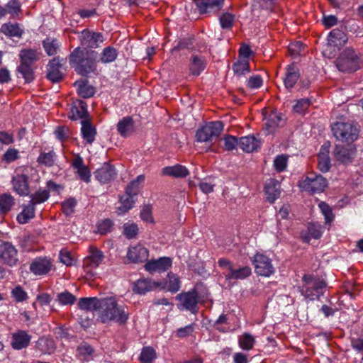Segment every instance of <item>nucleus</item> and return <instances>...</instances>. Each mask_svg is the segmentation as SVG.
<instances>
[{"label": "nucleus", "instance_id": "nucleus-1", "mask_svg": "<svg viewBox=\"0 0 363 363\" xmlns=\"http://www.w3.org/2000/svg\"><path fill=\"white\" fill-rule=\"evenodd\" d=\"M98 58V52L80 47L75 48L68 56L70 67L77 74L84 77L97 74Z\"/></svg>", "mask_w": 363, "mask_h": 363}, {"label": "nucleus", "instance_id": "nucleus-2", "mask_svg": "<svg viewBox=\"0 0 363 363\" xmlns=\"http://www.w3.org/2000/svg\"><path fill=\"white\" fill-rule=\"evenodd\" d=\"M98 310L101 313V320L104 323L111 320H116L120 324L127 322L128 315L118 306L113 297L100 298Z\"/></svg>", "mask_w": 363, "mask_h": 363}, {"label": "nucleus", "instance_id": "nucleus-3", "mask_svg": "<svg viewBox=\"0 0 363 363\" xmlns=\"http://www.w3.org/2000/svg\"><path fill=\"white\" fill-rule=\"evenodd\" d=\"M362 59L361 55L352 48L344 49L335 60L338 70L342 72H354L361 68Z\"/></svg>", "mask_w": 363, "mask_h": 363}, {"label": "nucleus", "instance_id": "nucleus-4", "mask_svg": "<svg viewBox=\"0 0 363 363\" xmlns=\"http://www.w3.org/2000/svg\"><path fill=\"white\" fill-rule=\"evenodd\" d=\"M303 285L301 286V293L311 301L319 300L323 295V290L327 287L326 281L311 274H304L302 277Z\"/></svg>", "mask_w": 363, "mask_h": 363}, {"label": "nucleus", "instance_id": "nucleus-5", "mask_svg": "<svg viewBox=\"0 0 363 363\" xmlns=\"http://www.w3.org/2000/svg\"><path fill=\"white\" fill-rule=\"evenodd\" d=\"M332 130L337 140L348 144H352L359 136V130L352 123L348 122L334 123Z\"/></svg>", "mask_w": 363, "mask_h": 363}, {"label": "nucleus", "instance_id": "nucleus-6", "mask_svg": "<svg viewBox=\"0 0 363 363\" xmlns=\"http://www.w3.org/2000/svg\"><path fill=\"white\" fill-rule=\"evenodd\" d=\"M223 130L222 121H216L208 122L196 130V138L197 142L213 143Z\"/></svg>", "mask_w": 363, "mask_h": 363}, {"label": "nucleus", "instance_id": "nucleus-7", "mask_svg": "<svg viewBox=\"0 0 363 363\" xmlns=\"http://www.w3.org/2000/svg\"><path fill=\"white\" fill-rule=\"evenodd\" d=\"M175 298L179 301V303L177 304V308L179 310L185 309L193 314L198 313V303L200 301V298L195 288L187 292H182L177 294Z\"/></svg>", "mask_w": 363, "mask_h": 363}, {"label": "nucleus", "instance_id": "nucleus-8", "mask_svg": "<svg viewBox=\"0 0 363 363\" xmlns=\"http://www.w3.org/2000/svg\"><path fill=\"white\" fill-rule=\"evenodd\" d=\"M299 186L303 190L311 194L323 192L328 186V181L320 174L311 173L306 177L304 181L299 184Z\"/></svg>", "mask_w": 363, "mask_h": 363}, {"label": "nucleus", "instance_id": "nucleus-9", "mask_svg": "<svg viewBox=\"0 0 363 363\" xmlns=\"http://www.w3.org/2000/svg\"><path fill=\"white\" fill-rule=\"evenodd\" d=\"M79 40L80 48L93 50L100 47V44L104 41V38L101 33L86 28L81 32Z\"/></svg>", "mask_w": 363, "mask_h": 363}, {"label": "nucleus", "instance_id": "nucleus-10", "mask_svg": "<svg viewBox=\"0 0 363 363\" xmlns=\"http://www.w3.org/2000/svg\"><path fill=\"white\" fill-rule=\"evenodd\" d=\"M252 264L259 276L269 277L274 273L272 260L263 254L257 253L253 257Z\"/></svg>", "mask_w": 363, "mask_h": 363}, {"label": "nucleus", "instance_id": "nucleus-11", "mask_svg": "<svg viewBox=\"0 0 363 363\" xmlns=\"http://www.w3.org/2000/svg\"><path fill=\"white\" fill-rule=\"evenodd\" d=\"M355 152L356 147L353 144L336 145L333 151V156L335 160L346 164L352 162Z\"/></svg>", "mask_w": 363, "mask_h": 363}, {"label": "nucleus", "instance_id": "nucleus-12", "mask_svg": "<svg viewBox=\"0 0 363 363\" xmlns=\"http://www.w3.org/2000/svg\"><path fill=\"white\" fill-rule=\"evenodd\" d=\"M63 61L64 59L56 57L50 60L47 65L46 77L52 83H58L64 78V74L60 71Z\"/></svg>", "mask_w": 363, "mask_h": 363}, {"label": "nucleus", "instance_id": "nucleus-13", "mask_svg": "<svg viewBox=\"0 0 363 363\" xmlns=\"http://www.w3.org/2000/svg\"><path fill=\"white\" fill-rule=\"evenodd\" d=\"M94 177L101 184H108L116 176L115 167L109 162H104L101 167L94 172Z\"/></svg>", "mask_w": 363, "mask_h": 363}, {"label": "nucleus", "instance_id": "nucleus-14", "mask_svg": "<svg viewBox=\"0 0 363 363\" xmlns=\"http://www.w3.org/2000/svg\"><path fill=\"white\" fill-rule=\"evenodd\" d=\"M264 118L267 120L264 129L267 131L268 134H273L276 128L282 127L285 124V119L283 115L277 111H272L267 116L266 113H264Z\"/></svg>", "mask_w": 363, "mask_h": 363}, {"label": "nucleus", "instance_id": "nucleus-15", "mask_svg": "<svg viewBox=\"0 0 363 363\" xmlns=\"http://www.w3.org/2000/svg\"><path fill=\"white\" fill-rule=\"evenodd\" d=\"M69 118L72 121L89 119L86 103L80 99L74 101L70 108Z\"/></svg>", "mask_w": 363, "mask_h": 363}, {"label": "nucleus", "instance_id": "nucleus-16", "mask_svg": "<svg viewBox=\"0 0 363 363\" xmlns=\"http://www.w3.org/2000/svg\"><path fill=\"white\" fill-rule=\"evenodd\" d=\"M199 13L204 14L211 11H220L223 5L224 0H193Z\"/></svg>", "mask_w": 363, "mask_h": 363}, {"label": "nucleus", "instance_id": "nucleus-17", "mask_svg": "<svg viewBox=\"0 0 363 363\" xmlns=\"http://www.w3.org/2000/svg\"><path fill=\"white\" fill-rule=\"evenodd\" d=\"M0 257L9 266H14L18 262L17 250L10 242H4L0 245Z\"/></svg>", "mask_w": 363, "mask_h": 363}, {"label": "nucleus", "instance_id": "nucleus-18", "mask_svg": "<svg viewBox=\"0 0 363 363\" xmlns=\"http://www.w3.org/2000/svg\"><path fill=\"white\" fill-rule=\"evenodd\" d=\"M149 252L147 248L141 245L129 247L127 253L128 259L133 263L144 262L147 261Z\"/></svg>", "mask_w": 363, "mask_h": 363}, {"label": "nucleus", "instance_id": "nucleus-19", "mask_svg": "<svg viewBox=\"0 0 363 363\" xmlns=\"http://www.w3.org/2000/svg\"><path fill=\"white\" fill-rule=\"evenodd\" d=\"M28 179V177L24 174H18L12 179L13 190L21 196H28L30 194Z\"/></svg>", "mask_w": 363, "mask_h": 363}, {"label": "nucleus", "instance_id": "nucleus-20", "mask_svg": "<svg viewBox=\"0 0 363 363\" xmlns=\"http://www.w3.org/2000/svg\"><path fill=\"white\" fill-rule=\"evenodd\" d=\"M89 255L83 261L84 268H96L104 259L103 252L94 246H90Z\"/></svg>", "mask_w": 363, "mask_h": 363}, {"label": "nucleus", "instance_id": "nucleus-21", "mask_svg": "<svg viewBox=\"0 0 363 363\" xmlns=\"http://www.w3.org/2000/svg\"><path fill=\"white\" fill-rule=\"evenodd\" d=\"M52 266L50 259L45 257H38L30 264V270L35 275H43L50 271Z\"/></svg>", "mask_w": 363, "mask_h": 363}, {"label": "nucleus", "instance_id": "nucleus-22", "mask_svg": "<svg viewBox=\"0 0 363 363\" xmlns=\"http://www.w3.org/2000/svg\"><path fill=\"white\" fill-rule=\"evenodd\" d=\"M11 346L15 350L26 348L30 342L31 336L25 330H18L12 334Z\"/></svg>", "mask_w": 363, "mask_h": 363}, {"label": "nucleus", "instance_id": "nucleus-23", "mask_svg": "<svg viewBox=\"0 0 363 363\" xmlns=\"http://www.w3.org/2000/svg\"><path fill=\"white\" fill-rule=\"evenodd\" d=\"M280 184L275 179H269L264 184V192L267 195V200L273 203L280 196Z\"/></svg>", "mask_w": 363, "mask_h": 363}, {"label": "nucleus", "instance_id": "nucleus-24", "mask_svg": "<svg viewBox=\"0 0 363 363\" xmlns=\"http://www.w3.org/2000/svg\"><path fill=\"white\" fill-rule=\"evenodd\" d=\"M41 55V52L36 49H22L19 53L20 62L33 66L40 60Z\"/></svg>", "mask_w": 363, "mask_h": 363}, {"label": "nucleus", "instance_id": "nucleus-25", "mask_svg": "<svg viewBox=\"0 0 363 363\" xmlns=\"http://www.w3.org/2000/svg\"><path fill=\"white\" fill-rule=\"evenodd\" d=\"M172 259L169 257H164L157 260H152L146 262L145 267L148 272L165 271L172 266Z\"/></svg>", "mask_w": 363, "mask_h": 363}, {"label": "nucleus", "instance_id": "nucleus-26", "mask_svg": "<svg viewBox=\"0 0 363 363\" xmlns=\"http://www.w3.org/2000/svg\"><path fill=\"white\" fill-rule=\"evenodd\" d=\"M72 167L77 169V173L81 180L89 183L90 182L91 173L89 167L84 164L83 159L77 156L72 162Z\"/></svg>", "mask_w": 363, "mask_h": 363}, {"label": "nucleus", "instance_id": "nucleus-27", "mask_svg": "<svg viewBox=\"0 0 363 363\" xmlns=\"http://www.w3.org/2000/svg\"><path fill=\"white\" fill-rule=\"evenodd\" d=\"M300 77L299 69L294 63L289 65L286 67V77L284 78V85L286 89H291L294 86Z\"/></svg>", "mask_w": 363, "mask_h": 363}, {"label": "nucleus", "instance_id": "nucleus-28", "mask_svg": "<svg viewBox=\"0 0 363 363\" xmlns=\"http://www.w3.org/2000/svg\"><path fill=\"white\" fill-rule=\"evenodd\" d=\"M261 143L254 135L242 137L240 138L239 146L246 152H252L260 147Z\"/></svg>", "mask_w": 363, "mask_h": 363}, {"label": "nucleus", "instance_id": "nucleus-29", "mask_svg": "<svg viewBox=\"0 0 363 363\" xmlns=\"http://www.w3.org/2000/svg\"><path fill=\"white\" fill-rule=\"evenodd\" d=\"M117 130L121 136L126 138L134 131V121L131 116L123 118L117 124Z\"/></svg>", "mask_w": 363, "mask_h": 363}, {"label": "nucleus", "instance_id": "nucleus-30", "mask_svg": "<svg viewBox=\"0 0 363 363\" xmlns=\"http://www.w3.org/2000/svg\"><path fill=\"white\" fill-rule=\"evenodd\" d=\"M0 31L5 35L11 37H16L21 38L24 33L23 28L20 27V24L18 23H6L2 24Z\"/></svg>", "mask_w": 363, "mask_h": 363}, {"label": "nucleus", "instance_id": "nucleus-31", "mask_svg": "<svg viewBox=\"0 0 363 363\" xmlns=\"http://www.w3.org/2000/svg\"><path fill=\"white\" fill-rule=\"evenodd\" d=\"M74 86L77 87V94L82 98H90L95 94V88L89 84L87 79L78 80L74 82Z\"/></svg>", "mask_w": 363, "mask_h": 363}, {"label": "nucleus", "instance_id": "nucleus-32", "mask_svg": "<svg viewBox=\"0 0 363 363\" xmlns=\"http://www.w3.org/2000/svg\"><path fill=\"white\" fill-rule=\"evenodd\" d=\"M251 274V268L248 266H245L238 269H230V272L225 273V277L226 280L244 279L250 277Z\"/></svg>", "mask_w": 363, "mask_h": 363}, {"label": "nucleus", "instance_id": "nucleus-33", "mask_svg": "<svg viewBox=\"0 0 363 363\" xmlns=\"http://www.w3.org/2000/svg\"><path fill=\"white\" fill-rule=\"evenodd\" d=\"M36 348L43 354H52L55 351L56 345L52 338L42 337L38 339L35 345Z\"/></svg>", "mask_w": 363, "mask_h": 363}, {"label": "nucleus", "instance_id": "nucleus-34", "mask_svg": "<svg viewBox=\"0 0 363 363\" xmlns=\"http://www.w3.org/2000/svg\"><path fill=\"white\" fill-rule=\"evenodd\" d=\"M82 135L84 140H85L89 144H91L96 135V128L91 125L90 119L82 120Z\"/></svg>", "mask_w": 363, "mask_h": 363}, {"label": "nucleus", "instance_id": "nucleus-35", "mask_svg": "<svg viewBox=\"0 0 363 363\" xmlns=\"http://www.w3.org/2000/svg\"><path fill=\"white\" fill-rule=\"evenodd\" d=\"M162 174L176 178H184L189 174V172L186 167L176 164L163 168Z\"/></svg>", "mask_w": 363, "mask_h": 363}, {"label": "nucleus", "instance_id": "nucleus-36", "mask_svg": "<svg viewBox=\"0 0 363 363\" xmlns=\"http://www.w3.org/2000/svg\"><path fill=\"white\" fill-rule=\"evenodd\" d=\"M328 40L330 45L342 46L347 43V36L342 30L335 28L330 32Z\"/></svg>", "mask_w": 363, "mask_h": 363}, {"label": "nucleus", "instance_id": "nucleus-37", "mask_svg": "<svg viewBox=\"0 0 363 363\" xmlns=\"http://www.w3.org/2000/svg\"><path fill=\"white\" fill-rule=\"evenodd\" d=\"M159 286L157 282H151L146 279L138 280L133 286V291L139 294H144L146 292L156 289Z\"/></svg>", "mask_w": 363, "mask_h": 363}, {"label": "nucleus", "instance_id": "nucleus-38", "mask_svg": "<svg viewBox=\"0 0 363 363\" xmlns=\"http://www.w3.org/2000/svg\"><path fill=\"white\" fill-rule=\"evenodd\" d=\"M17 74H21L26 83H30L35 79L34 67L32 65L20 62L16 68Z\"/></svg>", "mask_w": 363, "mask_h": 363}, {"label": "nucleus", "instance_id": "nucleus-39", "mask_svg": "<svg viewBox=\"0 0 363 363\" xmlns=\"http://www.w3.org/2000/svg\"><path fill=\"white\" fill-rule=\"evenodd\" d=\"M15 199L10 194L4 193L0 195V214L6 215L12 208Z\"/></svg>", "mask_w": 363, "mask_h": 363}, {"label": "nucleus", "instance_id": "nucleus-40", "mask_svg": "<svg viewBox=\"0 0 363 363\" xmlns=\"http://www.w3.org/2000/svg\"><path fill=\"white\" fill-rule=\"evenodd\" d=\"M206 67L205 60L199 57L198 55H194L191 57V60L189 65L190 72L196 76H198L201 72L204 70Z\"/></svg>", "mask_w": 363, "mask_h": 363}, {"label": "nucleus", "instance_id": "nucleus-41", "mask_svg": "<svg viewBox=\"0 0 363 363\" xmlns=\"http://www.w3.org/2000/svg\"><path fill=\"white\" fill-rule=\"evenodd\" d=\"M100 298L96 297L81 298L78 302V306L82 310L97 311Z\"/></svg>", "mask_w": 363, "mask_h": 363}, {"label": "nucleus", "instance_id": "nucleus-42", "mask_svg": "<svg viewBox=\"0 0 363 363\" xmlns=\"http://www.w3.org/2000/svg\"><path fill=\"white\" fill-rule=\"evenodd\" d=\"M35 216V206L30 203L23 206V211L17 216V221L20 224H26Z\"/></svg>", "mask_w": 363, "mask_h": 363}, {"label": "nucleus", "instance_id": "nucleus-43", "mask_svg": "<svg viewBox=\"0 0 363 363\" xmlns=\"http://www.w3.org/2000/svg\"><path fill=\"white\" fill-rule=\"evenodd\" d=\"M134 196L127 195L120 196V202L121 203V206L117 208V213L118 215H122L128 212L130 209L133 207L135 203V200L133 199Z\"/></svg>", "mask_w": 363, "mask_h": 363}, {"label": "nucleus", "instance_id": "nucleus-44", "mask_svg": "<svg viewBox=\"0 0 363 363\" xmlns=\"http://www.w3.org/2000/svg\"><path fill=\"white\" fill-rule=\"evenodd\" d=\"M233 70L238 77L245 75L246 73H249L250 72L249 60L238 59L237 62L233 63Z\"/></svg>", "mask_w": 363, "mask_h": 363}, {"label": "nucleus", "instance_id": "nucleus-45", "mask_svg": "<svg viewBox=\"0 0 363 363\" xmlns=\"http://www.w3.org/2000/svg\"><path fill=\"white\" fill-rule=\"evenodd\" d=\"M56 154L53 150L49 152H41L37 159V162L45 167H52L55 164Z\"/></svg>", "mask_w": 363, "mask_h": 363}, {"label": "nucleus", "instance_id": "nucleus-46", "mask_svg": "<svg viewBox=\"0 0 363 363\" xmlns=\"http://www.w3.org/2000/svg\"><path fill=\"white\" fill-rule=\"evenodd\" d=\"M117 50L112 46H108L103 50L100 61L105 64L110 63L113 62L117 58Z\"/></svg>", "mask_w": 363, "mask_h": 363}, {"label": "nucleus", "instance_id": "nucleus-47", "mask_svg": "<svg viewBox=\"0 0 363 363\" xmlns=\"http://www.w3.org/2000/svg\"><path fill=\"white\" fill-rule=\"evenodd\" d=\"M42 44L45 52L49 56L55 55L60 48L57 40L50 38H47L43 40Z\"/></svg>", "mask_w": 363, "mask_h": 363}, {"label": "nucleus", "instance_id": "nucleus-48", "mask_svg": "<svg viewBox=\"0 0 363 363\" xmlns=\"http://www.w3.org/2000/svg\"><path fill=\"white\" fill-rule=\"evenodd\" d=\"M145 180L144 175H139L137 178L130 182L125 188V194L130 196H137L140 191V183Z\"/></svg>", "mask_w": 363, "mask_h": 363}, {"label": "nucleus", "instance_id": "nucleus-49", "mask_svg": "<svg viewBox=\"0 0 363 363\" xmlns=\"http://www.w3.org/2000/svg\"><path fill=\"white\" fill-rule=\"evenodd\" d=\"M50 196L49 190L43 189L38 190L35 191L34 194L30 195L31 200L30 201V203L35 206L36 204L41 203L45 202L48 199Z\"/></svg>", "mask_w": 363, "mask_h": 363}, {"label": "nucleus", "instance_id": "nucleus-50", "mask_svg": "<svg viewBox=\"0 0 363 363\" xmlns=\"http://www.w3.org/2000/svg\"><path fill=\"white\" fill-rule=\"evenodd\" d=\"M238 342L240 347L242 350H250L253 347L255 340L252 335L245 333L239 337Z\"/></svg>", "mask_w": 363, "mask_h": 363}, {"label": "nucleus", "instance_id": "nucleus-51", "mask_svg": "<svg viewBox=\"0 0 363 363\" xmlns=\"http://www.w3.org/2000/svg\"><path fill=\"white\" fill-rule=\"evenodd\" d=\"M155 358V350L151 347H145L142 350L139 359L143 363H152Z\"/></svg>", "mask_w": 363, "mask_h": 363}, {"label": "nucleus", "instance_id": "nucleus-52", "mask_svg": "<svg viewBox=\"0 0 363 363\" xmlns=\"http://www.w3.org/2000/svg\"><path fill=\"white\" fill-rule=\"evenodd\" d=\"M167 289L172 293L177 292L180 289V280L175 274H168Z\"/></svg>", "mask_w": 363, "mask_h": 363}, {"label": "nucleus", "instance_id": "nucleus-53", "mask_svg": "<svg viewBox=\"0 0 363 363\" xmlns=\"http://www.w3.org/2000/svg\"><path fill=\"white\" fill-rule=\"evenodd\" d=\"M194 42V37L190 36L188 38H184L180 39L176 46H174L172 50V52H178L180 50L184 49H190V48L193 45Z\"/></svg>", "mask_w": 363, "mask_h": 363}, {"label": "nucleus", "instance_id": "nucleus-54", "mask_svg": "<svg viewBox=\"0 0 363 363\" xmlns=\"http://www.w3.org/2000/svg\"><path fill=\"white\" fill-rule=\"evenodd\" d=\"M77 298L70 292L65 291L57 294V301L62 305H72L76 301Z\"/></svg>", "mask_w": 363, "mask_h": 363}, {"label": "nucleus", "instance_id": "nucleus-55", "mask_svg": "<svg viewBox=\"0 0 363 363\" xmlns=\"http://www.w3.org/2000/svg\"><path fill=\"white\" fill-rule=\"evenodd\" d=\"M123 235L128 239H133L135 238L138 233V227L135 223H125L123 225Z\"/></svg>", "mask_w": 363, "mask_h": 363}, {"label": "nucleus", "instance_id": "nucleus-56", "mask_svg": "<svg viewBox=\"0 0 363 363\" xmlns=\"http://www.w3.org/2000/svg\"><path fill=\"white\" fill-rule=\"evenodd\" d=\"M219 20L223 29H231L233 26L235 16L225 12L220 16Z\"/></svg>", "mask_w": 363, "mask_h": 363}, {"label": "nucleus", "instance_id": "nucleus-57", "mask_svg": "<svg viewBox=\"0 0 363 363\" xmlns=\"http://www.w3.org/2000/svg\"><path fill=\"white\" fill-rule=\"evenodd\" d=\"M222 140L224 141L223 148L226 151L233 150L239 145L238 138L235 136L227 135Z\"/></svg>", "mask_w": 363, "mask_h": 363}, {"label": "nucleus", "instance_id": "nucleus-58", "mask_svg": "<svg viewBox=\"0 0 363 363\" xmlns=\"http://www.w3.org/2000/svg\"><path fill=\"white\" fill-rule=\"evenodd\" d=\"M77 205V201L74 198H69L62 203V209L63 213L69 216L74 211V207Z\"/></svg>", "mask_w": 363, "mask_h": 363}, {"label": "nucleus", "instance_id": "nucleus-59", "mask_svg": "<svg viewBox=\"0 0 363 363\" xmlns=\"http://www.w3.org/2000/svg\"><path fill=\"white\" fill-rule=\"evenodd\" d=\"M6 9L12 16H18L21 12V5L18 0H11L6 4Z\"/></svg>", "mask_w": 363, "mask_h": 363}, {"label": "nucleus", "instance_id": "nucleus-60", "mask_svg": "<svg viewBox=\"0 0 363 363\" xmlns=\"http://www.w3.org/2000/svg\"><path fill=\"white\" fill-rule=\"evenodd\" d=\"M287 165V157L284 155H278L274 160V166L278 172L284 171Z\"/></svg>", "mask_w": 363, "mask_h": 363}, {"label": "nucleus", "instance_id": "nucleus-61", "mask_svg": "<svg viewBox=\"0 0 363 363\" xmlns=\"http://www.w3.org/2000/svg\"><path fill=\"white\" fill-rule=\"evenodd\" d=\"M318 206L322 213L325 216L326 223H330L334 218V215L330 206L323 201L320 202Z\"/></svg>", "mask_w": 363, "mask_h": 363}, {"label": "nucleus", "instance_id": "nucleus-62", "mask_svg": "<svg viewBox=\"0 0 363 363\" xmlns=\"http://www.w3.org/2000/svg\"><path fill=\"white\" fill-rule=\"evenodd\" d=\"M113 225V223L110 219H104L97 225L98 232L101 235H106L107 233L110 232L112 227Z\"/></svg>", "mask_w": 363, "mask_h": 363}, {"label": "nucleus", "instance_id": "nucleus-63", "mask_svg": "<svg viewBox=\"0 0 363 363\" xmlns=\"http://www.w3.org/2000/svg\"><path fill=\"white\" fill-rule=\"evenodd\" d=\"M330 157L318 156V169L325 173L330 169Z\"/></svg>", "mask_w": 363, "mask_h": 363}, {"label": "nucleus", "instance_id": "nucleus-64", "mask_svg": "<svg viewBox=\"0 0 363 363\" xmlns=\"http://www.w3.org/2000/svg\"><path fill=\"white\" fill-rule=\"evenodd\" d=\"M12 296L17 302H22L28 298L27 293L21 286H17L11 291Z\"/></svg>", "mask_w": 363, "mask_h": 363}]
</instances>
